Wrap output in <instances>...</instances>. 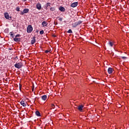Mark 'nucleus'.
Returning <instances> with one entry per match:
<instances>
[{
	"label": "nucleus",
	"mask_w": 129,
	"mask_h": 129,
	"mask_svg": "<svg viewBox=\"0 0 129 129\" xmlns=\"http://www.w3.org/2000/svg\"><path fill=\"white\" fill-rule=\"evenodd\" d=\"M14 67L15 68H17L18 69H20L23 67V63L22 62H17L15 65Z\"/></svg>",
	"instance_id": "nucleus-1"
},
{
	"label": "nucleus",
	"mask_w": 129,
	"mask_h": 129,
	"mask_svg": "<svg viewBox=\"0 0 129 129\" xmlns=\"http://www.w3.org/2000/svg\"><path fill=\"white\" fill-rule=\"evenodd\" d=\"M32 31H33V27H32L31 25H29L27 28V33H32Z\"/></svg>",
	"instance_id": "nucleus-2"
},
{
	"label": "nucleus",
	"mask_w": 129,
	"mask_h": 129,
	"mask_svg": "<svg viewBox=\"0 0 129 129\" xmlns=\"http://www.w3.org/2000/svg\"><path fill=\"white\" fill-rule=\"evenodd\" d=\"M29 11L30 10H29V9L26 8V9H24L23 11H21L20 14V15L23 16L24 14H28Z\"/></svg>",
	"instance_id": "nucleus-3"
},
{
	"label": "nucleus",
	"mask_w": 129,
	"mask_h": 129,
	"mask_svg": "<svg viewBox=\"0 0 129 129\" xmlns=\"http://www.w3.org/2000/svg\"><path fill=\"white\" fill-rule=\"evenodd\" d=\"M4 16H5V19H6L7 20H11L12 19V17L10 16V15L8 12H5L4 13Z\"/></svg>",
	"instance_id": "nucleus-4"
},
{
	"label": "nucleus",
	"mask_w": 129,
	"mask_h": 129,
	"mask_svg": "<svg viewBox=\"0 0 129 129\" xmlns=\"http://www.w3.org/2000/svg\"><path fill=\"white\" fill-rule=\"evenodd\" d=\"M77 6H78V3L75 2V3H72L71 5V7L72 8H76V7H77Z\"/></svg>",
	"instance_id": "nucleus-5"
},
{
	"label": "nucleus",
	"mask_w": 129,
	"mask_h": 129,
	"mask_svg": "<svg viewBox=\"0 0 129 129\" xmlns=\"http://www.w3.org/2000/svg\"><path fill=\"white\" fill-rule=\"evenodd\" d=\"M20 104H21V105H22V106L24 107H26V106H27V103L25 102L24 101H21L20 102Z\"/></svg>",
	"instance_id": "nucleus-6"
},
{
	"label": "nucleus",
	"mask_w": 129,
	"mask_h": 129,
	"mask_svg": "<svg viewBox=\"0 0 129 129\" xmlns=\"http://www.w3.org/2000/svg\"><path fill=\"white\" fill-rule=\"evenodd\" d=\"M35 43H36V37H33L32 39L31 40V45H34Z\"/></svg>",
	"instance_id": "nucleus-7"
},
{
	"label": "nucleus",
	"mask_w": 129,
	"mask_h": 129,
	"mask_svg": "<svg viewBox=\"0 0 129 129\" xmlns=\"http://www.w3.org/2000/svg\"><path fill=\"white\" fill-rule=\"evenodd\" d=\"M112 72H113V70L111 68H109L108 69V73L109 74H112Z\"/></svg>",
	"instance_id": "nucleus-8"
},
{
	"label": "nucleus",
	"mask_w": 129,
	"mask_h": 129,
	"mask_svg": "<svg viewBox=\"0 0 129 129\" xmlns=\"http://www.w3.org/2000/svg\"><path fill=\"white\" fill-rule=\"evenodd\" d=\"M36 8L38 10H41L42 9V6H41V4L38 3L36 5Z\"/></svg>",
	"instance_id": "nucleus-9"
},
{
	"label": "nucleus",
	"mask_w": 129,
	"mask_h": 129,
	"mask_svg": "<svg viewBox=\"0 0 129 129\" xmlns=\"http://www.w3.org/2000/svg\"><path fill=\"white\" fill-rule=\"evenodd\" d=\"M83 107L84 106L83 105H80L79 106L78 109V110H79L80 111H82L83 109Z\"/></svg>",
	"instance_id": "nucleus-10"
},
{
	"label": "nucleus",
	"mask_w": 129,
	"mask_h": 129,
	"mask_svg": "<svg viewBox=\"0 0 129 129\" xmlns=\"http://www.w3.org/2000/svg\"><path fill=\"white\" fill-rule=\"evenodd\" d=\"M59 10L60 11V12H65V11H66L65 8L63 7H60L59 8Z\"/></svg>",
	"instance_id": "nucleus-11"
},
{
	"label": "nucleus",
	"mask_w": 129,
	"mask_h": 129,
	"mask_svg": "<svg viewBox=\"0 0 129 129\" xmlns=\"http://www.w3.org/2000/svg\"><path fill=\"white\" fill-rule=\"evenodd\" d=\"M78 25L77 24V22H75L74 23L72 24V27L73 28H76Z\"/></svg>",
	"instance_id": "nucleus-12"
},
{
	"label": "nucleus",
	"mask_w": 129,
	"mask_h": 129,
	"mask_svg": "<svg viewBox=\"0 0 129 129\" xmlns=\"http://www.w3.org/2000/svg\"><path fill=\"white\" fill-rule=\"evenodd\" d=\"M10 35L12 38H15V33H13V32H10Z\"/></svg>",
	"instance_id": "nucleus-13"
},
{
	"label": "nucleus",
	"mask_w": 129,
	"mask_h": 129,
	"mask_svg": "<svg viewBox=\"0 0 129 129\" xmlns=\"http://www.w3.org/2000/svg\"><path fill=\"white\" fill-rule=\"evenodd\" d=\"M14 41H15V42H20V41H21V38H17L15 37L14 38Z\"/></svg>",
	"instance_id": "nucleus-14"
},
{
	"label": "nucleus",
	"mask_w": 129,
	"mask_h": 129,
	"mask_svg": "<svg viewBox=\"0 0 129 129\" xmlns=\"http://www.w3.org/2000/svg\"><path fill=\"white\" fill-rule=\"evenodd\" d=\"M35 114L37 115V116H41V113L39 111H36Z\"/></svg>",
	"instance_id": "nucleus-15"
},
{
	"label": "nucleus",
	"mask_w": 129,
	"mask_h": 129,
	"mask_svg": "<svg viewBox=\"0 0 129 129\" xmlns=\"http://www.w3.org/2000/svg\"><path fill=\"white\" fill-rule=\"evenodd\" d=\"M108 45H109V46H110V47H113V45H114V43H113V42L109 41Z\"/></svg>",
	"instance_id": "nucleus-16"
},
{
	"label": "nucleus",
	"mask_w": 129,
	"mask_h": 129,
	"mask_svg": "<svg viewBox=\"0 0 129 129\" xmlns=\"http://www.w3.org/2000/svg\"><path fill=\"white\" fill-rule=\"evenodd\" d=\"M41 98H42V100H44V101L46 100V99H47V95H44L42 96Z\"/></svg>",
	"instance_id": "nucleus-17"
},
{
	"label": "nucleus",
	"mask_w": 129,
	"mask_h": 129,
	"mask_svg": "<svg viewBox=\"0 0 129 129\" xmlns=\"http://www.w3.org/2000/svg\"><path fill=\"white\" fill-rule=\"evenodd\" d=\"M42 25L43 27H46V26H47V25H48V23H47L45 21H43L42 23Z\"/></svg>",
	"instance_id": "nucleus-18"
},
{
	"label": "nucleus",
	"mask_w": 129,
	"mask_h": 129,
	"mask_svg": "<svg viewBox=\"0 0 129 129\" xmlns=\"http://www.w3.org/2000/svg\"><path fill=\"white\" fill-rule=\"evenodd\" d=\"M68 33H69V34H72V33L73 32H72V30L69 29L68 31Z\"/></svg>",
	"instance_id": "nucleus-19"
},
{
	"label": "nucleus",
	"mask_w": 129,
	"mask_h": 129,
	"mask_svg": "<svg viewBox=\"0 0 129 129\" xmlns=\"http://www.w3.org/2000/svg\"><path fill=\"white\" fill-rule=\"evenodd\" d=\"M51 109H52V108H55V105L54 104H51Z\"/></svg>",
	"instance_id": "nucleus-20"
},
{
	"label": "nucleus",
	"mask_w": 129,
	"mask_h": 129,
	"mask_svg": "<svg viewBox=\"0 0 129 129\" xmlns=\"http://www.w3.org/2000/svg\"><path fill=\"white\" fill-rule=\"evenodd\" d=\"M82 23V22L80 21L79 22H77V25L78 26V25H80V24H81Z\"/></svg>",
	"instance_id": "nucleus-21"
},
{
	"label": "nucleus",
	"mask_w": 129,
	"mask_h": 129,
	"mask_svg": "<svg viewBox=\"0 0 129 129\" xmlns=\"http://www.w3.org/2000/svg\"><path fill=\"white\" fill-rule=\"evenodd\" d=\"M16 11L17 12H20V7H17Z\"/></svg>",
	"instance_id": "nucleus-22"
},
{
	"label": "nucleus",
	"mask_w": 129,
	"mask_h": 129,
	"mask_svg": "<svg viewBox=\"0 0 129 129\" xmlns=\"http://www.w3.org/2000/svg\"><path fill=\"white\" fill-rule=\"evenodd\" d=\"M40 34L41 35H43V34H44V31L43 30H41L40 31Z\"/></svg>",
	"instance_id": "nucleus-23"
},
{
	"label": "nucleus",
	"mask_w": 129,
	"mask_h": 129,
	"mask_svg": "<svg viewBox=\"0 0 129 129\" xmlns=\"http://www.w3.org/2000/svg\"><path fill=\"white\" fill-rule=\"evenodd\" d=\"M19 37H21V35L20 34H17L15 36V38H18Z\"/></svg>",
	"instance_id": "nucleus-24"
},
{
	"label": "nucleus",
	"mask_w": 129,
	"mask_h": 129,
	"mask_svg": "<svg viewBox=\"0 0 129 129\" xmlns=\"http://www.w3.org/2000/svg\"><path fill=\"white\" fill-rule=\"evenodd\" d=\"M58 20L60 21V22H62L63 20V18H58Z\"/></svg>",
	"instance_id": "nucleus-25"
},
{
	"label": "nucleus",
	"mask_w": 129,
	"mask_h": 129,
	"mask_svg": "<svg viewBox=\"0 0 129 129\" xmlns=\"http://www.w3.org/2000/svg\"><path fill=\"white\" fill-rule=\"evenodd\" d=\"M50 11H55V8H51L50 9Z\"/></svg>",
	"instance_id": "nucleus-26"
},
{
	"label": "nucleus",
	"mask_w": 129,
	"mask_h": 129,
	"mask_svg": "<svg viewBox=\"0 0 129 129\" xmlns=\"http://www.w3.org/2000/svg\"><path fill=\"white\" fill-rule=\"evenodd\" d=\"M35 89V87L33 86V87L32 88V92H34V90Z\"/></svg>",
	"instance_id": "nucleus-27"
},
{
	"label": "nucleus",
	"mask_w": 129,
	"mask_h": 129,
	"mask_svg": "<svg viewBox=\"0 0 129 129\" xmlns=\"http://www.w3.org/2000/svg\"><path fill=\"white\" fill-rule=\"evenodd\" d=\"M122 59H126L127 57L125 56H121Z\"/></svg>",
	"instance_id": "nucleus-28"
},
{
	"label": "nucleus",
	"mask_w": 129,
	"mask_h": 129,
	"mask_svg": "<svg viewBox=\"0 0 129 129\" xmlns=\"http://www.w3.org/2000/svg\"><path fill=\"white\" fill-rule=\"evenodd\" d=\"M45 53H49V50H45Z\"/></svg>",
	"instance_id": "nucleus-29"
},
{
	"label": "nucleus",
	"mask_w": 129,
	"mask_h": 129,
	"mask_svg": "<svg viewBox=\"0 0 129 129\" xmlns=\"http://www.w3.org/2000/svg\"><path fill=\"white\" fill-rule=\"evenodd\" d=\"M19 89H20V90H21V89H22V87H21V85H20Z\"/></svg>",
	"instance_id": "nucleus-30"
},
{
	"label": "nucleus",
	"mask_w": 129,
	"mask_h": 129,
	"mask_svg": "<svg viewBox=\"0 0 129 129\" xmlns=\"http://www.w3.org/2000/svg\"><path fill=\"white\" fill-rule=\"evenodd\" d=\"M14 59H18V56H16L15 57H14Z\"/></svg>",
	"instance_id": "nucleus-31"
},
{
	"label": "nucleus",
	"mask_w": 129,
	"mask_h": 129,
	"mask_svg": "<svg viewBox=\"0 0 129 129\" xmlns=\"http://www.w3.org/2000/svg\"><path fill=\"white\" fill-rule=\"evenodd\" d=\"M52 37H56V35H52Z\"/></svg>",
	"instance_id": "nucleus-32"
},
{
	"label": "nucleus",
	"mask_w": 129,
	"mask_h": 129,
	"mask_svg": "<svg viewBox=\"0 0 129 129\" xmlns=\"http://www.w3.org/2000/svg\"><path fill=\"white\" fill-rule=\"evenodd\" d=\"M49 53H51V49L49 50Z\"/></svg>",
	"instance_id": "nucleus-33"
},
{
	"label": "nucleus",
	"mask_w": 129,
	"mask_h": 129,
	"mask_svg": "<svg viewBox=\"0 0 129 129\" xmlns=\"http://www.w3.org/2000/svg\"><path fill=\"white\" fill-rule=\"evenodd\" d=\"M23 2H27V0H23Z\"/></svg>",
	"instance_id": "nucleus-34"
},
{
	"label": "nucleus",
	"mask_w": 129,
	"mask_h": 129,
	"mask_svg": "<svg viewBox=\"0 0 129 129\" xmlns=\"http://www.w3.org/2000/svg\"><path fill=\"white\" fill-rule=\"evenodd\" d=\"M6 81H7V82L8 81V79H6Z\"/></svg>",
	"instance_id": "nucleus-35"
},
{
	"label": "nucleus",
	"mask_w": 129,
	"mask_h": 129,
	"mask_svg": "<svg viewBox=\"0 0 129 129\" xmlns=\"http://www.w3.org/2000/svg\"><path fill=\"white\" fill-rule=\"evenodd\" d=\"M49 122H51L52 123V120H50V121H49Z\"/></svg>",
	"instance_id": "nucleus-36"
},
{
	"label": "nucleus",
	"mask_w": 129,
	"mask_h": 129,
	"mask_svg": "<svg viewBox=\"0 0 129 129\" xmlns=\"http://www.w3.org/2000/svg\"><path fill=\"white\" fill-rule=\"evenodd\" d=\"M47 6H48V5H49V3H47Z\"/></svg>",
	"instance_id": "nucleus-37"
},
{
	"label": "nucleus",
	"mask_w": 129,
	"mask_h": 129,
	"mask_svg": "<svg viewBox=\"0 0 129 129\" xmlns=\"http://www.w3.org/2000/svg\"><path fill=\"white\" fill-rule=\"evenodd\" d=\"M49 95H52V94H51V93H50Z\"/></svg>",
	"instance_id": "nucleus-38"
}]
</instances>
